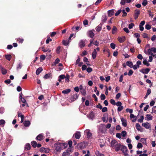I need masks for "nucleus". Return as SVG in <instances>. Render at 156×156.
Wrapping results in <instances>:
<instances>
[{
    "label": "nucleus",
    "instance_id": "obj_1",
    "mask_svg": "<svg viewBox=\"0 0 156 156\" xmlns=\"http://www.w3.org/2000/svg\"><path fill=\"white\" fill-rule=\"evenodd\" d=\"M111 147L116 151H118L120 149L121 144L115 140H112L111 143Z\"/></svg>",
    "mask_w": 156,
    "mask_h": 156
},
{
    "label": "nucleus",
    "instance_id": "obj_46",
    "mask_svg": "<svg viewBox=\"0 0 156 156\" xmlns=\"http://www.w3.org/2000/svg\"><path fill=\"white\" fill-rule=\"evenodd\" d=\"M105 98L106 97L105 95L104 94H102L101 96V99L103 100H105Z\"/></svg>",
    "mask_w": 156,
    "mask_h": 156
},
{
    "label": "nucleus",
    "instance_id": "obj_27",
    "mask_svg": "<svg viewBox=\"0 0 156 156\" xmlns=\"http://www.w3.org/2000/svg\"><path fill=\"white\" fill-rule=\"evenodd\" d=\"M31 144L33 147L35 148L37 147V143L36 141H33L31 142Z\"/></svg>",
    "mask_w": 156,
    "mask_h": 156
},
{
    "label": "nucleus",
    "instance_id": "obj_59",
    "mask_svg": "<svg viewBox=\"0 0 156 156\" xmlns=\"http://www.w3.org/2000/svg\"><path fill=\"white\" fill-rule=\"evenodd\" d=\"M110 102L112 104L114 105H116V103H115V101L113 99H111L110 100Z\"/></svg>",
    "mask_w": 156,
    "mask_h": 156
},
{
    "label": "nucleus",
    "instance_id": "obj_51",
    "mask_svg": "<svg viewBox=\"0 0 156 156\" xmlns=\"http://www.w3.org/2000/svg\"><path fill=\"white\" fill-rule=\"evenodd\" d=\"M148 12L149 15L152 18L153 17L154 15L152 14L151 11L150 10H148Z\"/></svg>",
    "mask_w": 156,
    "mask_h": 156
},
{
    "label": "nucleus",
    "instance_id": "obj_22",
    "mask_svg": "<svg viewBox=\"0 0 156 156\" xmlns=\"http://www.w3.org/2000/svg\"><path fill=\"white\" fill-rule=\"evenodd\" d=\"M107 19V17L106 15H104L102 16V22L103 23L105 22Z\"/></svg>",
    "mask_w": 156,
    "mask_h": 156
},
{
    "label": "nucleus",
    "instance_id": "obj_14",
    "mask_svg": "<svg viewBox=\"0 0 156 156\" xmlns=\"http://www.w3.org/2000/svg\"><path fill=\"white\" fill-rule=\"evenodd\" d=\"M121 121L122 122V124L124 127H126L127 126V122L126 119L123 118L121 119Z\"/></svg>",
    "mask_w": 156,
    "mask_h": 156
},
{
    "label": "nucleus",
    "instance_id": "obj_2",
    "mask_svg": "<svg viewBox=\"0 0 156 156\" xmlns=\"http://www.w3.org/2000/svg\"><path fill=\"white\" fill-rule=\"evenodd\" d=\"M78 97L79 95L77 94H75L73 95H71L69 99L71 101H69V102H72L74 101L78 98Z\"/></svg>",
    "mask_w": 156,
    "mask_h": 156
},
{
    "label": "nucleus",
    "instance_id": "obj_54",
    "mask_svg": "<svg viewBox=\"0 0 156 156\" xmlns=\"http://www.w3.org/2000/svg\"><path fill=\"white\" fill-rule=\"evenodd\" d=\"M63 44L65 45L66 46L69 43L68 41H66L64 40L62 41Z\"/></svg>",
    "mask_w": 156,
    "mask_h": 156
},
{
    "label": "nucleus",
    "instance_id": "obj_57",
    "mask_svg": "<svg viewBox=\"0 0 156 156\" xmlns=\"http://www.w3.org/2000/svg\"><path fill=\"white\" fill-rule=\"evenodd\" d=\"M143 146L142 144L140 143H139L137 145V147L138 148H140L142 147Z\"/></svg>",
    "mask_w": 156,
    "mask_h": 156
},
{
    "label": "nucleus",
    "instance_id": "obj_24",
    "mask_svg": "<svg viewBox=\"0 0 156 156\" xmlns=\"http://www.w3.org/2000/svg\"><path fill=\"white\" fill-rule=\"evenodd\" d=\"M117 31V29L115 26H113L112 30V34H115Z\"/></svg>",
    "mask_w": 156,
    "mask_h": 156
},
{
    "label": "nucleus",
    "instance_id": "obj_63",
    "mask_svg": "<svg viewBox=\"0 0 156 156\" xmlns=\"http://www.w3.org/2000/svg\"><path fill=\"white\" fill-rule=\"evenodd\" d=\"M92 70V69L90 67H88L87 69V71L88 73L91 72Z\"/></svg>",
    "mask_w": 156,
    "mask_h": 156
},
{
    "label": "nucleus",
    "instance_id": "obj_12",
    "mask_svg": "<svg viewBox=\"0 0 156 156\" xmlns=\"http://www.w3.org/2000/svg\"><path fill=\"white\" fill-rule=\"evenodd\" d=\"M150 71V69L149 68H147L145 69H142L140 70V72L144 74H147L149 71Z\"/></svg>",
    "mask_w": 156,
    "mask_h": 156
},
{
    "label": "nucleus",
    "instance_id": "obj_49",
    "mask_svg": "<svg viewBox=\"0 0 156 156\" xmlns=\"http://www.w3.org/2000/svg\"><path fill=\"white\" fill-rule=\"evenodd\" d=\"M110 46L111 47L112 49H114L115 47V44L113 43H112L110 44Z\"/></svg>",
    "mask_w": 156,
    "mask_h": 156
},
{
    "label": "nucleus",
    "instance_id": "obj_33",
    "mask_svg": "<svg viewBox=\"0 0 156 156\" xmlns=\"http://www.w3.org/2000/svg\"><path fill=\"white\" fill-rule=\"evenodd\" d=\"M143 63L144 65H146L147 66H149L150 65L149 63L147 62L146 59H144Z\"/></svg>",
    "mask_w": 156,
    "mask_h": 156
},
{
    "label": "nucleus",
    "instance_id": "obj_10",
    "mask_svg": "<svg viewBox=\"0 0 156 156\" xmlns=\"http://www.w3.org/2000/svg\"><path fill=\"white\" fill-rule=\"evenodd\" d=\"M125 37L123 36L121 37H119L118 38V41L120 43L124 42L125 41Z\"/></svg>",
    "mask_w": 156,
    "mask_h": 156
},
{
    "label": "nucleus",
    "instance_id": "obj_29",
    "mask_svg": "<svg viewBox=\"0 0 156 156\" xmlns=\"http://www.w3.org/2000/svg\"><path fill=\"white\" fill-rule=\"evenodd\" d=\"M130 119H132L133 118V119L132 120L133 122H135L136 120V119L135 118V116L133 114H131L130 115Z\"/></svg>",
    "mask_w": 156,
    "mask_h": 156
},
{
    "label": "nucleus",
    "instance_id": "obj_13",
    "mask_svg": "<svg viewBox=\"0 0 156 156\" xmlns=\"http://www.w3.org/2000/svg\"><path fill=\"white\" fill-rule=\"evenodd\" d=\"M102 24L101 23L100 24H99L98 26H97L96 27V31L98 32H100L102 29Z\"/></svg>",
    "mask_w": 156,
    "mask_h": 156
},
{
    "label": "nucleus",
    "instance_id": "obj_48",
    "mask_svg": "<svg viewBox=\"0 0 156 156\" xmlns=\"http://www.w3.org/2000/svg\"><path fill=\"white\" fill-rule=\"evenodd\" d=\"M122 12L123 13V15H122L123 17L126 16L127 14L125 10L123 9L122 10Z\"/></svg>",
    "mask_w": 156,
    "mask_h": 156
},
{
    "label": "nucleus",
    "instance_id": "obj_62",
    "mask_svg": "<svg viewBox=\"0 0 156 156\" xmlns=\"http://www.w3.org/2000/svg\"><path fill=\"white\" fill-rule=\"evenodd\" d=\"M59 61L60 60L59 58H57L56 59L54 62L55 65H56V64L58 63Z\"/></svg>",
    "mask_w": 156,
    "mask_h": 156
},
{
    "label": "nucleus",
    "instance_id": "obj_43",
    "mask_svg": "<svg viewBox=\"0 0 156 156\" xmlns=\"http://www.w3.org/2000/svg\"><path fill=\"white\" fill-rule=\"evenodd\" d=\"M50 77V74H45L44 77V78L45 79L48 78Z\"/></svg>",
    "mask_w": 156,
    "mask_h": 156
},
{
    "label": "nucleus",
    "instance_id": "obj_42",
    "mask_svg": "<svg viewBox=\"0 0 156 156\" xmlns=\"http://www.w3.org/2000/svg\"><path fill=\"white\" fill-rule=\"evenodd\" d=\"M45 58V56L44 55H41L40 56V59L41 61V60L43 61L44 60Z\"/></svg>",
    "mask_w": 156,
    "mask_h": 156
},
{
    "label": "nucleus",
    "instance_id": "obj_52",
    "mask_svg": "<svg viewBox=\"0 0 156 156\" xmlns=\"http://www.w3.org/2000/svg\"><path fill=\"white\" fill-rule=\"evenodd\" d=\"M122 12V10L120 9L118 11H117L116 13H115V16H117L119 15L120 13L121 12Z\"/></svg>",
    "mask_w": 156,
    "mask_h": 156
},
{
    "label": "nucleus",
    "instance_id": "obj_7",
    "mask_svg": "<svg viewBox=\"0 0 156 156\" xmlns=\"http://www.w3.org/2000/svg\"><path fill=\"white\" fill-rule=\"evenodd\" d=\"M140 14V11L138 9H136L134 11V17L135 20H136Z\"/></svg>",
    "mask_w": 156,
    "mask_h": 156
},
{
    "label": "nucleus",
    "instance_id": "obj_60",
    "mask_svg": "<svg viewBox=\"0 0 156 156\" xmlns=\"http://www.w3.org/2000/svg\"><path fill=\"white\" fill-rule=\"evenodd\" d=\"M20 117L21 119V120L20 121L21 123H23V122L24 118V116L23 115H20Z\"/></svg>",
    "mask_w": 156,
    "mask_h": 156
},
{
    "label": "nucleus",
    "instance_id": "obj_9",
    "mask_svg": "<svg viewBox=\"0 0 156 156\" xmlns=\"http://www.w3.org/2000/svg\"><path fill=\"white\" fill-rule=\"evenodd\" d=\"M79 47L81 48L84 47L85 46V41L82 40H81L79 42Z\"/></svg>",
    "mask_w": 156,
    "mask_h": 156
},
{
    "label": "nucleus",
    "instance_id": "obj_8",
    "mask_svg": "<svg viewBox=\"0 0 156 156\" xmlns=\"http://www.w3.org/2000/svg\"><path fill=\"white\" fill-rule=\"evenodd\" d=\"M142 126L146 129H149L151 128V125L148 122L143 123Z\"/></svg>",
    "mask_w": 156,
    "mask_h": 156
},
{
    "label": "nucleus",
    "instance_id": "obj_26",
    "mask_svg": "<svg viewBox=\"0 0 156 156\" xmlns=\"http://www.w3.org/2000/svg\"><path fill=\"white\" fill-rule=\"evenodd\" d=\"M42 69L41 67H40L37 69L36 71V74L37 75H39L42 71Z\"/></svg>",
    "mask_w": 156,
    "mask_h": 156
},
{
    "label": "nucleus",
    "instance_id": "obj_19",
    "mask_svg": "<svg viewBox=\"0 0 156 156\" xmlns=\"http://www.w3.org/2000/svg\"><path fill=\"white\" fill-rule=\"evenodd\" d=\"M30 124V123L29 121H26L23 123L24 126L27 127L29 126Z\"/></svg>",
    "mask_w": 156,
    "mask_h": 156
},
{
    "label": "nucleus",
    "instance_id": "obj_16",
    "mask_svg": "<svg viewBox=\"0 0 156 156\" xmlns=\"http://www.w3.org/2000/svg\"><path fill=\"white\" fill-rule=\"evenodd\" d=\"M114 13V10H110L108 11V16L109 17H111L113 16Z\"/></svg>",
    "mask_w": 156,
    "mask_h": 156
},
{
    "label": "nucleus",
    "instance_id": "obj_11",
    "mask_svg": "<svg viewBox=\"0 0 156 156\" xmlns=\"http://www.w3.org/2000/svg\"><path fill=\"white\" fill-rule=\"evenodd\" d=\"M43 139V136L42 134H40L38 135L36 137V139L39 141H41Z\"/></svg>",
    "mask_w": 156,
    "mask_h": 156
},
{
    "label": "nucleus",
    "instance_id": "obj_31",
    "mask_svg": "<svg viewBox=\"0 0 156 156\" xmlns=\"http://www.w3.org/2000/svg\"><path fill=\"white\" fill-rule=\"evenodd\" d=\"M126 64L130 68H132L133 65V63L132 62L130 61L127 62Z\"/></svg>",
    "mask_w": 156,
    "mask_h": 156
},
{
    "label": "nucleus",
    "instance_id": "obj_39",
    "mask_svg": "<svg viewBox=\"0 0 156 156\" xmlns=\"http://www.w3.org/2000/svg\"><path fill=\"white\" fill-rule=\"evenodd\" d=\"M126 134L127 133L125 131H122L121 133V135L124 137H125Z\"/></svg>",
    "mask_w": 156,
    "mask_h": 156
},
{
    "label": "nucleus",
    "instance_id": "obj_56",
    "mask_svg": "<svg viewBox=\"0 0 156 156\" xmlns=\"http://www.w3.org/2000/svg\"><path fill=\"white\" fill-rule=\"evenodd\" d=\"M83 24L86 26L88 25V21L87 20H85L83 21Z\"/></svg>",
    "mask_w": 156,
    "mask_h": 156
},
{
    "label": "nucleus",
    "instance_id": "obj_6",
    "mask_svg": "<svg viewBox=\"0 0 156 156\" xmlns=\"http://www.w3.org/2000/svg\"><path fill=\"white\" fill-rule=\"evenodd\" d=\"M85 134L87 136V138H90L92 136V134L89 129H86L84 131Z\"/></svg>",
    "mask_w": 156,
    "mask_h": 156
},
{
    "label": "nucleus",
    "instance_id": "obj_58",
    "mask_svg": "<svg viewBox=\"0 0 156 156\" xmlns=\"http://www.w3.org/2000/svg\"><path fill=\"white\" fill-rule=\"evenodd\" d=\"M102 111L103 112H105L107 111V108L106 107H104L102 109Z\"/></svg>",
    "mask_w": 156,
    "mask_h": 156
},
{
    "label": "nucleus",
    "instance_id": "obj_15",
    "mask_svg": "<svg viewBox=\"0 0 156 156\" xmlns=\"http://www.w3.org/2000/svg\"><path fill=\"white\" fill-rule=\"evenodd\" d=\"M153 119V117L151 114H147L146 115L145 119L148 121L152 120Z\"/></svg>",
    "mask_w": 156,
    "mask_h": 156
},
{
    "label": "nucleus",
    "instance_id": "obj_28",
    "mask_svg": "<svg viewBox=\"0 0 156 156\" xmlns=\"http://www.w3.org/2000/svg\"><path fill=\"white\" fill-rule=\"evenodd\" d=\"M71 91V90L69 89H66L62 91V93L64 94H67L69 93Z\"/></svg>",
    "mask_w": 156,
    "mask_h": 156
},
{
    "label": "nucleus",
    "instance_id": "obj_34",
    "mask_svg": "<svg viewBox=\"0 0 156 156\" xmlns=\"http://www.w3.org/2000/svg\"><path fill=\"white\" fill-rule=\"evenodd\" d=\"M22 66V64L21 63H20L17 65L16 69L17 70H19L21 69Z\"/></svg>",
    "mask_w": 156,
    "mask_h": 156
},
{
    "label": "nucleus",
    "instance_id": "obj_47",
    "mask_svg": "<svg viewBox=\"0 0 156 156\" xmlns=\"http://www.w3.org/2000/svg\"><path fill=\"white\" fill-rule=\"evenodd\" d=\"M23 39L22 38H18L17 39V41H18L19 43H22L23 41Z\"/></svg>",
    "mask_w": 156,
    "mask_h": 156
},
{
    "label": "nucleus",
    "instance_id": "obj_36",
    "mask_svg": "<svg viewBox=\"0 0 156 156\" xmlns=\"http://www.w3.org/2000/svg\"><path fill=\"white\" fill-rule=\"evenodd\" d=\"M5 57L9 61H10L11 58V56L10 55H6Z\"/></svg>",
    "mask_w": 156,
    "mask_h": 156
},
{
    "label": "nucleus",
    "instance_id": "obj_41",
    "mask_svg": "<svg viewBox=\"0 0 156 156\" xmlns=\"http://www.w3.org/2000/svg\"><path fill=\"white\" fill-rule=\"evenodd\" d=\"M145 28L146 29L149 30L151 28V26L150 25L147 24L145 25Z\"/></svg>",
    "mask_w": 156,
    "mask_h": 156
},
{
    "label": "nucleus",
    "instance_id": "obj_17",
    "mask_svg": "<svg viewBox=\"0 0 156 156\" xmlns=\"http://www.w3.org/2000/svg\"><path fill=\"white\" fill-rule=\"evenodd\" d=\"M80 132H77L74 134L75 138L78 139L80 138Z\"/></svg>",
    "mask_w": 156,
    "mask_h": 156
},
{
    "label": "nucleus",
    "instance_id": "obj_25",
    "mask_svg": "<svg viewBox=\"0 0 156 156\" xmlns=\"http://www.w3.org/2000/svg\"><path fill=\"white\" fill-rule=\"evenodd\" d=\"M136 128L137 130L140 131H141V129L142 128L140 125L138 123H136Z\"/></svg>",
    "mask_w": 156,
    "mask_h": 156
},
{
    "label": "nucleus",
    "instance_id": "obj_23",
    "mask_svg": "<svg viewBox=\"0 0 156 156\" xmlns=\"http://www.w3.org/2000/svg\"><path fill=\"white\" fill-rule=\"evenodd\" d=\"M88 117L89 118L91 119L94 118V113L93 112H91L89 115Z\"/></svg>",
    "mask_w": 156,
    "mask_h": 156
},
{
    "label": "nucleus",
    "instance_id": "obj_32",
    "mask_svg": "<svg viewBox=\"0 0 156 156\" xmlns=\"http://www.w3.org/2000/svg\"><path fill=\"white\" fill-rule=\"evenodd\" d=\"M95 154L97 156H104V155L100 153L98 151H96L95 152Z\"/></svg>",
    "mask_w": 156,
    "mask_h": 156
},
{
    "label": "nucleus",
    "instance_id": "obj_50",
    "mask_svg": "<svg viewBox=\"0 0 156 156\" xmlns=\"http://www.w3.org/2000/svg\"><path fill=\"white\" fill-rule=\"evenodd\" d=\"M123 30L127 33H128L129 32V31L128 30V28L127 27L124 28L123 29Z\"/></svg>",
    "mask_w": 156,
    "mask_h": 156
},
{
    "label": "nucleus",
    "instance_id": "obj_21",
    "mask_svg": "<svg viewBox=\"0 0 156 156\" xmlns=\"http://www.w3.org/2000/svg\"><path fill=\"white\" fill-rule=\"evenodd\" d=\"M80 92L81 94L84 96L86 95V91L85 89V88L82 89V90H80Z\"/></svg>",
    "mask_w": 156,
    "mask_h": 156
},
{
    "label": "nucleus",
    "instance_id": "obj_44",
    "mask_svg": "<svg viewBox=\"0 0 156 156\" xmlns=\"http://www.w3.org/2000/svg\"><path fill=\"white\" fill-rule=\"evenodd\" d=\"M123 109V107L122 106H121L118 107L117 110L118 112H120Z\"/></svg>",
    "mask_w": 156,
    "mask_h": 156
},
{
    "label": "nucleus",
    "instance_id": "obj_38",
    "mask_svg": "<svg viewBox=\"0 0 156 156\" xmlns=\"http://www.w3.org/2000/svg\"><path fill=\"white\" fill-rule=\"evenodd\" d=\"M2 73L4 75L6 74L7 73L6 70L3 68H2L1 69Z\"/></svg>",
    "mask_w": 156,
    "mask_h": 156
},
{
    "label": "nucleus",
    "instance_id": "obj_3",
    "mask_svg": "<svg viewBox=\"0 0 156 156\" xmlns=\"http://www.w3.org/2000/svg\"><path fill=\"white\" fill-rule=\"evenodd\" d=\"M152 51L154 52V53H156V48L154 47L152 48H151L149 49L148 50V54L154 56V55L152 52Z\"/></svg>",
    "mask_w": 156,
    "mask_h": 156
},
{
    "label": "nucleus",
    "instance_id": "obj_18",
    "mask_svg": "<svg viewBox=\"0 0 156 156\" xmlns=\"http://www.w3.org/2000/svg\"><path fill=\"white\" fill-rule=\"evenodd\" d=\"M97 51L96 49H94L92 53V56L93 58L94 59L97 56Z\"/></svg>",
    "mask_w": 156,
    "mask_h": 156
},
{
    "label": "nucleus",
    "instance_id": "obj_55",
    "mask_svg": "<svg viewBox=\"0 0 156 156\" xmlns=\"http://www.w3.org/2000/svg\"><path fill=\"white\" fill-rule=\"evenodd\" d=\"M126 111L127 112H129L131 114L133 112V110L132 109H129V108H127L126 109Z\"/></svg>",
    "mask_w": 156,
    "mask_h": 156
},
{
    "label": "nucleus",
    "instance_id": "obj_20",
    "mask_svg": "<svg viewBox=\"0 0 156 156\" xmlns=\"http://www.w3.org/2000/svg\"><path fill=\"white\" fill-rule=\"evenodd\" d=\"M31 148L30 145L29 143L27 144L25 147V149L26 150H29Z\"/></svg>",
    "mask_w": 156,
    "mask_h": 156
},
{
    "label": "nucleus",
    "instance_id": "obj_37",
    "mask_svg": "<svg viewBox=\"0 0 156 156\" xmlns=\"http://www.w3.org/2000/svg\"><path fill=\"white\" fill-rule=\"evenodd\" d=\"M144 119V116H140V119L138 120V122H142L143 121Z\"/></svg>",
    "mask_w": 156,
    "mask_h": 156
},
{
    "label": "nucleus",
    "instance_id": "obj_4",
    "mask_svg": "<svg viewBox=\"0 0 156 156\" xmlns=\"http://www.w3.org/2000/svg\"><path fill=\"white\" fill-rule=\"evenodd\" d=\"M121 150L125 156H128V154L127 153L128 149L127 147L125 146H123L121 149Z\"/></svg>",
    "mask_w": 156,
    "mask_h": 156
},
{
    "label": "nucleus",
    "instance_id": "obj_45",
    "mask_svg": "<svg viewBox=\"0 0 156 156\" xmlns=\"http://www.w3.org/2000/svg\"><path fill=\"white\" fill-rule=\"evenodd\" d=\"M147 4V0H144L143 1L142 4L144 6H145Z\"/></svg>",
    "mask_w": 156,
    "mask_h": 156
},
{
    "label": "nucleus",
    "instance_id": "obj_5",
    "mask_svg": "<svg viewBox=\"0 0 156 156\" xmlns=\"http://www.w3.org/2000/svg\"><path fill=\"white\" fill-rule=\"evenodd\" d=\"M94 32H95L94 30L88 31L87 32V35L91 38H93L94 36Z\"/></svg>",
    "mask_w": 156,
    "mask_h": 156
},
{
    "label": "nucleus",
    "instance_id": "obj_61",
    "mask_svg": "<svg viewBox=\"0 0 156 156\" xmlns=\"http://www.w3.org/2000/svg\"><path fill=\"white\" fill-rule=\"evenodd\" d=\"M51 41L52 40L50 38V37H48L46 40V44H48L50 41Z\"/></svg>",
    "mask_w": 156,
    "mask_h": 156
},
{
    "label": "nucleus",
    "instance_id": "obj_53",
    "mask_svg": "<svg viewBox=\"0 0 156 156\" xmlns=\"http://www.w3.org/2000/svg\"><path fill=\"white\" fill-rule=\"evenodd\" d=\"M137 58H138L140 60L142 59L143 58L142 55L140 54H139L137 55Z\"/></svg>",
    "mask_w": 156,
    "mask_h": 156
},
{
    "label": "nucleus",
    "instance_id": "obj_40",
    "mask_svg": "<svg viewBox=\"0 0 156 156\" xmlns=\"http://www.w3.org/2000/svg\"><path fill=\"white\" fill-rule=\"evenodd\" d=\"M134 25L133 23H131L129 24L128 28L129 29H131L133 28V27L134 26Z\"/></svg>",
    "mask_w": 156,
    "mask_h": 156
},
{
    "label": "nucleus",
    "instance_id": "obj_30",
    "mask_svg": "<svg viewBox=\"0 0 156 156\" xmlns=\"http://www.w3.org/2000/svg\"><path fill=\"white\" fill-rule=\"evenodd\" d=\"M5 123V121L3 119L0 120V126H3Z\"/></svg>",
    "mask_w": 156,
    "mask_h": 156
},
{
    "label": "nucleus",
    "instance_id": "obj_35",
    "mask_svg": "<svg viewBox=\"0 0 156 156\" xmlns=\"http://www.w3.org/2000/svg\"><path fill=\"white\" fill-rule=\"evenodd\" d=\"M70 154V153L68 152V151L64 152L62 155V156H69Z\"/></svg>",
    "mask_w": 156,
    "mask_h": 156
},
{
    "label": "nucleus",
    "instance_id": "obj_64",
    "mask_svg": "<svg viewBox=\"0 0 156 156\" xmlns=\"http://www.w3.org/2000/svg\"><path fill=\"white\" fill-rule=\"evenodd\" d=\"M116 105L119 107L122 105V103L120 101H118L116 103Z\"/></svg>",
    "mask_w": 156,
    "mask_h": 156
}]
</instances>
